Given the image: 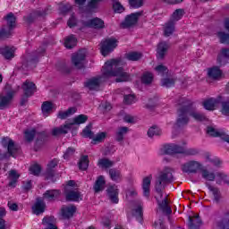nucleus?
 <instances>
[{
    "instance_id": "nucleus-50",
    "label": "nucleus",
    "mask_w": 229,
    "mask_h": 229,
    "mask_svg": "<svg viewBox=\"0 0 229 229\" xmlns=\"http://www.w3.org/2000/svg\"><path fill=\"white\" fill-rule=\"evenodd\" d=\"M176 80L173 78H165L161 80V85L162 87H166V89H169L171 87H174Z\"/></svg>"
},
{
    "instance_id": "nucleus-34",
    "label": "nucleus",
    "mask_w": 229,
    "mask_h": 229,
    "mask_svg": "<svg viewBox=\"0 0 229 229\" xmlns=\"http://www.w3.org/2000/svg\"><path fill=\"white\" fill-rule=\"evenodd\" d=\"M219 105V99L209 98L203 102V106L206 110H216V106Z\"/></svg>"
},
{
    "instance_id": "nucleus-5",
    "label": "nucleus",
    "mask_w": 229,
    "mask_h": 229,
    "mask_svg": "<svg viewBox=\"0 0 229 229\" xmlns=\"http://www.w3.org/2000/svg\"><path fill=\"white\" fill-rule=\"evenodd\" d=\"M5 20L7 21V26L0 30V37L3 38H8L12 35V30L15 27V15L13 13H9L5 16Z\"/></svg>"
},
{
    "instance_id": "nucleus-52",
    "label": "nucleus",
    "mask_w": 229,
    "mask_h": 229,
    "mask_svg": "<svg viewBox=\"0 0 229 229\" xmlns=\"http://www.w3.org/2000/svg\"><path fill=\"white\" fill-rule=\"evenodd\" d=\"M153 81V73L151 72H145L141 76V82L145 85H149Z\"/></svg>"
},
{
    "instance_id": "nucleus-32",
    "label": "nucleus",
    "mask_w": 229,
    "mask_h": 229,
    "mask_svg": "<svg viewBox=\"0 0 229 229\" xmlns=\"http://www.w3.org/2000/svg\"><path fill=\"white\" fill-rule=\"evenodd\" d=\"M106 182L105 181V176L99 175L95 182L94 191L95 192H101V191H105V184Z\"/></svg>"
},
{
    "instance_id": "nucleus-60",
    "label": "nucleus",
    "mask_w": 229,
    "mask_h": 229,
    "mask_svg": "<svg viewBox=\"0 0 229 229\" xmlns=\"http://www.w3.org/2000/svg\"><path fill=\"white\" fill-rule=\"evenodd\" d=\"M40 171H42V168L38 165H33L30 167V172L31 174H34V176H38Z\"/></svg>"
},
{
    "instance_id": "nucleus-33",
    "label": "nucleus",
    "mask_w": 229,
    "mask_h": 229,
    "mask_svg": "<svg viewBox=\"0 0 229 229\" xmlns=\"http://www.w3.org/2000/svg\"><path fill=\"white\" fill-rule=\"evenodd\" d=\"M53 108H55V104L49 101H46L41 106V110L43 113V115L45 117H47L49 114L53 112Z\"/></svg>"
},
{
    "instance_id": "nucleus-15",
    "label": "nucleus",
    "mask_w": 229,
    "mask_h": 229,
    "mask_svg": "<svg viewBox=\"0 0 229 229\" xmlns=\"http://www.w3.org/2000/svg\"><path fill=\"white\" fill-rule=\"evenodd\" d=\"M76 213V207L74 205L63 206L61 208V216L63 219H71Z\"/></svg>"
},
{
    "instance_id": "nucleus-55",
    "label": "nucleus",
    "mask_w": 229,
    "mask_h": 229,
    "mask_svg": "<svg viewBox=\"0 0 229 229\" xmlns=\"http://www.w3.org/2000/svg\"><path fill=\"white\" fill-rule=\"evenodd\" d=\"M217 37L221 44H229V34L220 31L217 33Z\"/></svg>"
},
{
    "instance_id": "nucleus-29",
    "label": "nucleus",
    "mask_w": 229,
    "mask_h": 229,
    "mask_svg": "<svg viewBox=\"0 0 229 229\" xmlns=\"http://www.w3.org/2000/svg\"><path fill=\"white\" fill-rule=\"evenodd\" d=\"M222 74H223V72H221V70L217 66L209 68L208 70V78H211V80H219V78H221Z\"/></svg>"
},
{
    "instance_id": "nucleus-23",
    "label": "nucleus",
    "mask_w": 229,
    "mask_h": 229,
    "mask_svg": "<svg viewBox=\"0 0 229 229\" xmlns=\"http://www.w3.org/2000/svg\"><path fill=\"white\" fill-rule=\"evenodd\" d=\"M0 55H2L6 60H12V58L15 56V47H3L0 48Z\"/></svg>"
},
{
    "instance_id": "nucleus-2",
    "label": "nucleus",
    "mask_w": 229,
    "mask_h": 229,
    "mask_svg": "<svg viewBox=\"0 0 229 229\" xmlns=\"http://www.w3.org/2000/svg\"><path fill=\"white\" fill-rule=\"evenodd\" d=\"M174 180L173 169L165 168L156 179V192L160 199L164 197V189H165L166 183H171Z\"/></svg>"
},
{
    "instance_id": "nucleus-19",
    "label": "nucleus",
    "mask_w": 229,
    "mask_h": 229,
    "mask_svg": "<svg viewBox=\"0 0 229 229\" xmlns=\"http://www.w3.org/2000/svg\"><path fill=\"white\" fill-rule=\"evenodd\" d=\"M157 200L159 210H161L163 214H165V216H169L173 213V209H171V207L169 206V201L167 200V198H165L162 201L158 200V198H157Z\"/></svg>"
},
{
    "instance_id": "nucleus-3",
    "label": "nucleus",
    "mask_w": 229,
    "mask_h": 229,
    "mask_svg": "<svg viewBox=\"0 0 229 229\" xmlns=\"http://www.w3.org/2000/svg\"><path fill=\"white\" fill-rule=\"evenodd\" d=\"M188 114L189 111H187V106H185V98H182L179 103L177 120L175 123L178 128H183V126H187L189 124L191 119Z\"/></svg>"
},
{
    "instance_id": "nucleus-35",
    "label": "nucleus",
    "mask_w": 229,
    "mask_h": 229,
    "mask_svg": "<svg viewBox=\"0 0 229 229\" xmlns=\"http://www.w3.org/2000/svg\"><path fill=\"white\" fill-rule=\"evenodd\" d=\"M130 131L128 127H119L115 131V139L118 142H123L124 140V135Z\"/></svg>"
},
{
    "instance_id": "nucleus-62",
    "label": "nucleus",
    "mask_w": 229,
    "mask_h": 229,
    "mask_svg": "<svg viewBox=\"0 0 229 229\" xmlns=\"http://www.w3.org/2000/svg\"><path fill=\"white\" fill-rule=\"evenodd\" d=\"M123 101H124V103H126V105H131L132 103H135V96L125 95Z\"/></svg>"
},
{
    "instance_id": "nucleus-51",
    "label": "nucleus",
    "mask_w": 229,
    "mask_h": 229,
    "mask_svg": "<svg viewBox=\"0 0 229 229\" xmlns=\"http://www.w3.org/2000/svg\"><path fill=\"white\" fill-rule=\"evenodd\" d=\"M5 216L6 209L4 208H0V229H6V221H4Z\"/></svg>"
},
{
    "instance_id": "nucleus-26",
    "label": "nucleus",
    "mask_w": 229,
    "mask_h": 229,
    "mask_svg": "<svg viewBox=\"0 0 229 229\" xmlns=\"http://www.w3.org/2000/svg\"><path fill=\"white\" fill-rule=\"evenodd\" d=\"M153 177L151 175H149L143 179L142 189H143V196H145V198H148L150 194V187H151V179Z\"/></svg>"
},
{
    "instance_id": "nucleus-4",
    "label": "nucleus",
    "mask_w": 229,
    "mask_h": 229,
    "mask_svg": "<svg viewBox=\"0 0 229 229\" xmlns=\"http://www.w3.org/2000/svg\"><path fill=\"white\" fill-rule=\"evenodd\" d=\"M184 106H187V112L188 115L194 119L197 123H203L204 121H208V118H207V115H205L203 113H200L199 111H196L194 107H192V102L191 100H188L185 98L184 100Z\"/></svg>"
},
{
    "instance_id": "nucleus-42",
    "label": "nucleus",
    "mask_w": 229,
    "mask_h": 229,
    "mask_svg": "<svg viewBox=\"0 0 229 229\" xmlns=\"http://www.w3.org/2000/svg\"><path fill=\"white\" fill-rule=\"evenodd\" d=\"M183 15H185V11L183 9H177L173 13L170 21H172L174 23L178 22V21H180L182 17H183Z\"/></svg>"
},
{
    "instance_id": "nucleus-14",
    "label": "nucleus",
    "mask_w": 229,
    "mask_h": 229,
    "mask_svg": "<svg viewBox=\"0 0 229 229\" xmlns=\"http://www.w3.org/2000/svg\"><path fill=\"white\" fill-rule=\"evenodd\" d=\"M64 194L66 201H80L81 199V193L76 190L65 188Z\"/></svg>"
},
{
    "instance_id": "nucleus-49",
    "label": "nucleus",
    "mask_w": 229,
    "mask_h": 229,
    "mask_svg": "<svg viewBox=\"0 0 229 229\" xmlns=\"http://www.w3.org/2000/svg\"><path fill=\"white\" fill-rule=\"evenodd\" d=\"M106 139V132H99L95 137L92 138V144H99V142H103Z\"/></svg>"
},
{
    "instance_id": "nucleus-39",
    "label": "nucleus",
    "mask_w": 229,
    "mask_h": 229,
    "mask_svg": "<svg viewBox=\"0 0 229 229\" xmlns=\"http://www.w3.org/2000/svg\"><path fill=\"white\" fill-rule=\"evenodd\" d=\"M214 225L218 229H229V218L225 216L221 220L215 222Z\"/></svg>"
},
{
    "instance_id": "nucleus-47",
    "label": "nucleus",
    "mask_w": 229,
    "mask_h": 229,
    "mask_svg": "<svg viewBox=\"0 0 229 229\" xmlns=\"http://www.w3.org/2000/svg\"><path fill=\"white\" fill-rule=\"evenodd\" d=\"M114 164V161H111L107 158H102L98 160V165L99 167H102V169H108L110 167H113Z\"/></svg>"
},
{
    "instance_id": "nucleus-25",
    "label": "nucleus",
    "mask_w": 229,
    "mask_h": 229,
    "mask_svg": "<svg viewBox=\"0 0 229 229\" xmlns=\"http://www.w3.org/2000/svg\"><path fill=\"white\" fill-rule=\"evenodd\" d=\"M216 183L217 185H228L229 186V175L224 172H216Z\"/></svg>"
},
{
    "instance_id": "nucleus-38",
    "label": "nucleus",
    "mask_w": 229,
    "mask_h": 229,
    "mask_svg": "<svg viewBox=\"0 0 229 229\" xmlns=\"http://www.w3.org/2000/svg\"><path fill=\"white\" fill-rule=\"evenodd\" d=\"M126 60H129L130 62H138V60H140L142 58V53L140 52H129L125 54Z\"/></svg>"
},
{
    "instance_id": "nucleus-44",
    "label": "nucleus",
    "mask_w": 229,
    "mask_h": 229,
    "mask_svg": "<svg viewBox=\"0 0 229 229\" xmlns=\"http://www.w3.org/2000/svg\"><path fill=\"white\" fill-rule=\"evenodd\" d=\"M182 151L181 152V155H189V156H194L198 155V149L196 148H187V143H183L182 147Z\"/></svg>"
},
{
    "instance_id": "nucleus-22",
    "label": "nucleus",
    "mask_w": 229,
    "mask_h": 229,
    "mask_svg": "<svg viewBox=\"0 0 229 229\" xmlns=\"http://www.w3.org/2000/svg\"><path fill=\"white\" fill-rule=\"evenodd\" d=\"M188 228L189 229H199L201 228V218H199V216L196 215L193 216H189L188 217Z\"/></svg>"
},
{
    "instance_id": "nucleus-13",
    "label": "nucleus",
    "mask_w": 229,
    "mask_h": 229,
    "mask_svg": "<svg viewBox=\"0 0 229 229\" xmlns=\"http://www.w3.org/2000/svg\"><path fill=\"white\" fill-rule=\"evenodd\" d=\"M106 192L111 203H119V189L117 185L114 184L109 186Z\"/></svg>"
},
{
    "instance_id": "nucleus-61",
    "label": "nucleus",
    "mask_w": 229,
    "mask_h": 229,
    "mask_svg": "<svg viewBox=\"0 0 229 229\" xmlns=\"http://www.w3.org/2000/svg\"><path fill=\"white\" fill-rule=\"evenodd\" d=\"M161 131L158 127H151L148 131V137H155V135H160Z\"/></svg>"
},
{
    "instance_id": "nucleus-58",
    "label": "nucleus",
    "mask_w": 229,
    "mask_h": 229,
    "mask_svg": "<svg viewBox=\"0 0 229 229\" xmlns=\"http://www.w3.org/2000/svg\"><path fill=\"white\" fill-rule=\"evenodd\" d=\"M155 71L157 72V74H160L161 76H164L165 74H167L169 72V70H167V67H165L163 64H159L155 68Z\"/></svg>"
},
{
    "instance_id": "nucleus-17",
    "label": "nucleus",
    "mask_w": 229,
    "mask_h": 229,
    "mask_svg": "<svg viewBox=\"0 0 229 229\" xmlns=\"http://www.w3.org/2000/svg\"><path fill=\"white\" fill-rule=\"evenodd\" d=\"M13 96H15V91L11 90L7 92L5 96L0 95V109L6 108L10 103H12V99H13Z\"/></svg>"
},
{
    "instance_id": "nucleus-12",
    "label": "nucleus",
    "mask_w": 229,
    "mask_h": 229,
    "mask_svg": "<svg viewBox=\"0 0 229 229\" xmlns=\"http://www.w3.org/2000/svg\"><path fill=\"white\" fill-rule=\"evenodd\" d=\"M143 13H144L143 11H140V12H137V13L128 15L125 18V21L122 23L123 28H130V27L137 24V21H139V19L140 17H142Z\"/></svg>"
},
{
    "instance_id": "nucleus-40",
    "label": "nucleus",
    "mask_w": 229,
    "mask_h": 229,
    "mask_svg": "<svg viewBox=\"0 0 229 229\" xmlns=\"http://www.w3.org/2000/svg\"><path fill=\"white\" fill-rule=\"evenodd\" d=\"M19 174L17 173V171L15 170H11L9 172V180H10V182H9V187H15V183H17V180H19Z\"/></svg>"
},
{
    "instance_id": "nucleus-63",
    "label": "nucleus",
    "mask_w": 229,
    "mask_h": 229,
    "mask_svg": "<svg viewBox=\"0 0 229 229\" xmlns=\"http://www.w3.org/2000/svg\"><path fill=\"white\" fill-rule=\"evenodd\" d=\"M103 0H91L88 6L91 9L94 10V8H98V6L99 5V4L102 2Z\"/></svg>"
},
{
    "instance_id": "nucleus-18",
    "label": "nucleus",
    "mask_w": 229,
    "mask_h": 229,
    "mask_svg": "<svg viewBox=\"0 0 229 229\" xmlns=\"http://www.w3.org/2000/svg\"><path fill=\"white\" fill-rule=\"evenodd\" d=\"M62 192L59 190H47L43 194V199H46L47 201H56L57 198H60V195Z\"/></svg>"
},
{
    "instance_id": "nucleus-48",
    "label": "nucleus",
    "mask_w": 229,
    "mask_h": 229,
    "mask_svg": "<svg viewBox=\"0 0 229 229\" xmlns=\"http://www.w3.org/2000/svg\"><path fill=\"white\" fill-rule=\"evenodd\" d=\"M82 137L86 139H94V133L92 132V125L86 126L82 131Z\"/></svg>"
},
{
    "instance_id": "nucleus-16",
    "label": "nucleus",
    "mask_w": 229,
    "mask_h": 229,
    "mask_svg": "<svg viewBox=\"0 0 229 229\" xmlns=\"http://www.w3.org/2000/svg\"><path fill=\"white\" fill-rule=\"evenodd\" d=\"M70 130H72V124L66 123L64 125H61L60 127L52 129V135L54 137H59V135H66V133H69Z\"/></svg>"
},
{
    "instance_id": "nucleus-54",
    "label": "nucleus",
    "mask_w": 229,
    "mask_h": 229,
    "mask_svg": "<svg viewBox=\"0 0 229 229\" xmlns=\"http://www.w3.org/2000/svg\"><path fill=\"white\" fill-rule=\"evenodd\" d=\"M37 134V131L35 129L27 130L25 131V139L28 142H31L33 139H35V135Z\"/></svg>"
},
{
    "instance_id": "nucleus-7",
    "label": "nucleus",
    "mask_w": 229,
    "mask_h": 229,
    "mask_svg": "<svg viewBox=\"0 0 229 229\" xmlns=\"http://www.w3.org/2000/svg\"><path fill=\"white\" fill-rule=\"evenodd\" d=\"M22 89L24 93L21 97V105H26V103L28 102V98H31V95L35 94L37 90V86H35V83L30 81H26L22 85Z\"/></svg>"
},
{
    "instance_id": "nucleus-31",
    "label": "nucleus",
    "mask_w": 229,
    "mask_h": 229,
    "mask_svg": "<svg viewBox=\"0 0 229 229\" xmlns=\"http://www.w3.org/2000/svg\"><path fill=\"white\" fill-rule=\"evenodd\" d=\"M109 176L113 182H116L117 183L123 180V174L117 168L109 169Z\"/></svg>"
},
{
    "instance_id": "nucleus-28",
    "label": "nucleus",
    "mask_w": 229,
    "mask_h": 229,
    "mask_svg": "<svg viewBox=\"0 0 229 229\" xmlns=\"http://www.w3.org/2000/svg\"><path fill=\"white\" fill-rule=\"evenodd\" d=\"M207 132L211 137H220V139H222V140H225V139H226V137H229L228 134H226V133H225L223 131H219L216 130V128H214L212 126H208V127Z\"/></svg>"
},
{
    "instance_id": "nucleus-11",
    "label": "nucleus",
    "mask_w": 229,
    "mask_h": 229,
    "mask_svg": "<svg viewBox=\"0 0 229 229\" xmlns=\"http://www.w3.org/2000/svg\"><path fill=\"white\" fill-rule=\"evenodd\" d=\"M182 145H178L174 143L165 145L161 151L163 155H182V151L183 149L182 148Z\"/></svg>"
},
{
    "instance_id": "nucleus-43",
    "label": "nucleus",
    "mask_w": 229,
    "mask_h": 229,
    "mask_svg": "<svg viewBox=\"0 0 229 229\" xmlns=\"http://www.w3.org/2000/svg\"><path fill=\"white\" fill-rule=\"evenodd\" d=\"M76 37H74V35H71L65 38L64 47H66L67 49H72V47L76 46Z\"/></svg>"
},
{
    "instance_id": "nucleus-30",
    "label": "nucleus",
    "mask_w": 229,
    "mask_h": 229,
    "mask_svg": "<svg viewBox=\"0 0 229 229\" xmlns=\"http://www.w3.org/2000/svg\"><path fill=\"white\" fill-rule=\"evenodd\" d=\"M167 49H169V45L165 42H161L157 46V58L162 60L165 56V53H167Z\"/></svg>"
},
{
    "instance_id": "nucleus-20",
    "label": "nucleus",
    "mask_w": 229,
    "mask_h": 229,
    "mask_svg": "<svg viewBox=\"0 0 229 229\" xmlns=\"http://www.w3.org/2000/svg\"><path fill=\"white\" fill-rule=\"evenodd\" d=\"M200 174L203 180H206V182H216L217 178V173L209 171L207 168H201Z\"/></svg>"
},
{
    "instance_id": "nucleus-24",
    "label": "nucleus",
    "mask_w": 229,
    "mask_h": 229,
    "mask_svg": "<svg viewBox=\"0 0 229 229\" xmlns=\"http://www.w3.org/2000/svg\"><path fill=\"white\" fill-rule=\"evenodd\" d=\"M88 28H95V30H101L105 28V21L99 18H94L86 23Z\"/></svg>"
},
{
    "instance_id": "nucleus-41",
    "label": "nucleus",
    "mask_w": 229,
    "mask_h": 229,
    "mask_svg": "<svg viewBox=\"0 0 229 229\" xmlns=\"http://www.w3.org/2000/svg\"><path fill=\"white\" fill-rule=\"evenodd\" d=\"M87 119L89 117L85 114H80L73 118V121L71 123H68V124H72V129L74 128V124H83L84 123H87Z\"/></svg>"
},
{
    "instance_id": "nucleus-8",
    "label": "nucleus",
    "mask_w": 229,
    "mask_h": 229,
    "mask_svg": "<svg viewBox=\"0 0 229 229\" xmlns=\"http://www.w3.org/2000/svg\"><path fill=\"white\" fill-rule=\"evenodd\" d=\"M117 47V39L111 38H107L101 43V53L103 56H106L109 53H112Z\"/></svg>"
},
{
    "instance_id": "nucleus-10",
    "label": "nucleus",
    "mask_w": 229,
    "mask_h": 229,
    "mask_svg": "<svg viewBox=\"0 0 229 229\" xmlns=\"http://www.w3.org/2000/svg\"><path fill=\"white\" fill-rule=\"evenodd\" d=\"M203 165L198 161H188L182 165V173H197L201 171Z\"/></svg>"
},
{
    "instance_id": "nucleus-37",
    "label": "nucleus",
    "mask_w": 229,
    "mask_h": 229,
    "mask_svg": "<svg viewBox=\"0 0 229 229\" xmlns=\"http://www.w3.org/2000/svg\"><path fill=\"white\" fill-rule=\"evenodd\" d=\"M174 21H169L165 24L164 33L165 37H171L173 33H174Z\"/></svg>"
},
{
    "instance_id": "nucleus-57",
    "label": "nucleus",
    "mask_w": 229,
    "mask_h": 229,
    "mask_svg": "<svg viewBox=\"0 0 229 229\" xmlns=\"http://www.w3.org/2000/svg\"><path fill=\"white\" fill-rule=\"evenodd\" d=\"M129 4L131 8H140L144 5V0H129Z\"/></svg>"
},
{
    "instance_id": "nucleus-21",
    "label": "nucleus",
    "mask_w": 229,
    "mask_h": 229,
    "mask_svg": "<svg viewBox=\"0 0 229 229\" xmlns=\"http://www.w3.org/2000/svg\"><path fill=\"white\" fill-rule=\"evenodd\" d=\"M33 214L36 216H40V214H44L46 212V202L44 200L38 199L36 203L32 207Z\"/></svg>"
},
{
    "instance_id": "nucleus-53",
    "label": "nucleus",
    "mask_w": 229,
    "mask_h": 229,
    "mask_svg": "<svg viewBox=\"0 0 229 229\" xmlns=\"http://www.w3.org/2000/svg\"><path fill=\"white\" fill-rule=\"evenodd\" d=\"M208 185V189L210 191V192H212L214 199L216 201H219V199L221 198V192L219 191V189H217L216 187L211 186L210 184H207Z\"/></svg>"
},
{
    "instance_id": "nucleus-45",
    "label": "nucleus",
    "mask_w": 229,
    "mask_h": 229,
    "mask_svg": "<svg viewBox=\"0 0 229 229\" xmlns=\"http://www.w3.org/2000/svg\"><path fill=\"white\" fill-rule=\"evenodd\" d=\"M72 114H76V109L74 107H70L68 110L66 111H60L58 113L57 117L59 119H67V117H69V115H72Z\"/></svg>"
},
{
    "instance_id": "nucleus-56",
    "label": "nucleus",
    "mask_w": 229,
    "mask_h": 229,
    "mask_svg": "<svg viewBox=\"0 0 229 229\" xmlns=\"http://www.w3.org/2000/svg\"><path fill=\"white\" fill-rule=\"evenodd\" d=\"M111 1H113V9L114 10V12H117L118 13L124 12V7L123 6V4H121L119 1L117 0H111Z\"/></svg>"
},
{
    "instance_id": "nucleus-59",
    "label": "nucleus",
    "mask_w": 229,
    "mask_h": 229,
    "mask_svg": "<svg viewBox=\"0 0 229 229\" xmlns=\"http://www.w3.org/2000/svg\"><path fill=\"white\" fill-rule=\"evenodd\" d=\"M75 151L76 150L73 148H68L64 154V160H69V158H72V157H74Z\"/></svg>"
},
{
    "instance_id": "nucleus-46",
    "label": "nucleus",
    "mask_w": 229,
    "mask_h": 229,
    "mask_svg": "<svg viewBox=\"0 0 229 229\" xmlns=\"http://www.w3.org/2000/svg\"><path fill=\"white\" fill-rule=\"evenodd\" d=\"M89 168V156H82L79 161V169L87 171Z\"/></svg>"
},
{
    "instance_id": "nucleus-27",
    "label": "nucleus",
    "mask_w": 229,
    "mask_h": 229,
    "mask_svg": "<svg viewBox=\"0 0 229 229\" xmlns=\"http://www.w3.org/2000/svg\"><path fill=\"white\" fill-rule=\"evenodd\" d=\"M42 223L46 226L45 229H58L55 216H45Z\"/></svg>"
},
{
    "instance_id": "nucleus-36",
    "label": "nucleus",
    "mask_w": 229,
    "mask_h": 229,
    "mask_svg": "<svg viewBox=\"0 0 229 229\" xmlns=\"http://www.w3.org/2000/svg\"><path fill=\"white\" fill-rule=\"evenodd\" d=\"M58 165V160L53 159L47 165V178H53L55 176V167Z\"/></svg>"
},
{
    "instance_id": "nucleus-1",
    "label": "nucleus",
    "mask_w": 229,
    "mask_h": 229,
    "mask_svg": "<svg viewBox=\"0 0 229 229\" xmlns=\"http://www.w3.org/2000/svg\"><path fill=\"white\" fill-rule=\"evenodd\" d=\"M124 62L121 58L111 59L105 63L102 69V75L98 77H94L88 80L85 82L86 89L89 90H99L101 83L106 81L111 76H114L115 81L121 83L123 81H130V74L123 69Z\"/></svg>"
},
{
    "instance_id": "nucleus-64",
    "label": "nucleus",
    "mask_w": 229,
    "mask_h": 229,
    "mask_svg": "<svg viewBox=\"0 0 229 229\" xmlns=\"http://www.w3.org/2000/svg\"><path fill=\"white\" fill-rule=\"evenodd\" d=\"M134 216L137 217V219H142V206L139 205L138 208L134 211Z\"/></svg>"
},
{
    "instance_id": "nucleus-6",
    "label": "nucleus",
    "mask_w": 229,
    "mask_h": 229,
    "mask_svg": "<svg viewBox=\"0 0 229 229\" xmlns=\"http://www.w3.org/2000/svg\"><path fill=\"white\" fill-rule=\"evenodd\" d=\"M1 144L4 149H7V155L9 157H17V153H19V146L15 145V142L13 141L12 139L5 137L2 139Z\"/></svg>"
},
{
    "instance_id": "nucleus-9",
    "label": "nucleus",
    "mask_w": 229,
    "mask_h": 229,
    "mask_svg": "<svg viewBox=\"0 0 229 229\" xmlns=\"http://www.w3.org/2000/svg\"><path fill=\"white\" fill-rule=\"evenodd\" d=\"M85 50H80L79 52L72 55V63L77 69H83L85 67Z\"/></svg>"
}]
</instances>
